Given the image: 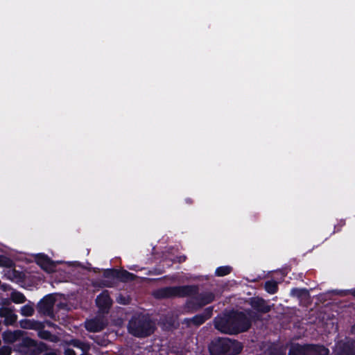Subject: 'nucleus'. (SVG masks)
Returning <instances> with one entry per match:
<instances>
[{
    "label": "nucleus",
    "mask_w": 355,
    "mask_h": 355,
    "mask_svg": "<svg viewBox=\"0 0 355 355\" xmlns=\"http://www.w3.org/2000/svg\"><path fill=\"white\" fill-rule=\"evenodd\" d=\"M199 302V306H205L211 303L215 300V295L211 291L202 292L199 293L198 285H183L166 286L158 289L155 297L159 299L186 297L195 296Z\"/></svg>",
    "instance_id": "f257e3e1"
},
{
    "label": "nucleus",
    "mask_w": 355,
    "mask_h": 355,
    "mask_svg": "<svg viewBox=\"0 0 355 355\" xmlns=\"http://www.w3.org/2000/svg\"><path fill=\"white\" fill-rule=\"evenodd\" d=\"M252 322L247 315L239 311H231L223 317L214 319L215 328L224 334H238L248 331Z\"/></svg>",
    "instance_id": "f03ea898"
},
{
    "label": "nucleus",
    "mask_w": 355,
    "mask_h": 355,
    "mask_svg": "<svg viewBox=\"0 0 355 355\" xmlns=\"http://www.w3.org/2000/svg\"><path fill=\"white\" fill-rule=\"evenodd\" d=\"M243 348V344L235 339L217 337L208 346L210 355H238Z\"/></svg>",
    "instance_id": "7ed1b4c3"
},
{
    "label": "nucleus",
    "mask_w": 355,
    "mask_h": 355,
    "mask_svg": "<svg viewBox=\"0 0 355 355\" xmlns=\"http://www.w3.org/2000/svg\"><path fill=\"white\" fill-rule=\"evenodd\" d=\"M129 334L137 338H146L152 335L155 330L154 322L148 315H134L128 324Z\"/></svg>",
    "instance_id": "20e7f679"
},
{
    "label": "nucleus",
    "mask_w": 355,
    "mask_h": 355,
    "mask_svg": "<svg viewBox=\"0 0 355 355\" xmlns=\"http://www.w3.org/2000/svg\"><path fill=\"white\" fill-rule=\"evenodd\" d=\"M18 347L23 349V352L28 355H40L49 349L47 344L42 341H37L30 337L22 338Z\"/></svg>",
    "instance_id": "39448f33"
},
{
    "label": "nucleus",
    "mask_w": 355,
    "mask_h": 355,
    "mask_svg": "<svg viewBox=\"0 0 355 355\" xmlns=\"http://www.w3.org/2000/svg\"><path fill=\"white\" fill-rule=\"evenodd\" d=\"M55 300L51 295H46L42 298L37 304V309L40 314L52 317L53 315V306Z\"/></svg>",
    "instance_id": "423d86ee"
},
{
    "label": "nucleus",
    "mask_w": 355,
    "mask_h": 355,
    "mask_svg": "<svg viewBox=\"0 0 355 355\" xmlns=\"http://www.w3.org/2000/svg\"><path fill=\"white\" fill-rule=\"evenodd\" d=\"M112 300L110 297L107 290H103L96 299V304L99 311L103 313H107L112 305Z\"/></svg>",
    "instance_id": "0eeeda50"
},
{
    "label": "nucleus",
    "mask_w": 355,
    "mask_h": 355,
    "mask_svg": "<svg viewBox=\"0 0 355 355\" xmlns=\"http://www.w3.org/2000/svg\"><path fill=\"white\" fill-rule=\"evenodd\" d=\"M35 262L42 269L47 272H51L56 268V263L44 254H37L35 256Z\"/></svg>",
    "instance_id": "6e6552de"
},
{
    "label": "nucleus",
    "mask_w": 355,
    "mask_h": 355,
    "mask_svg": "<svg viewBox=\"0 0 355 355\" xmlns=\"http://www.w3.org/2000/svg\"><path fill=\"white\" fill-rule=\"evenodd\" d=\"M250 304L253 309L261 313H267L271 310L270 306L261 297L251 298Z\"/></svg>",
    "instance_id": "1a4fd4ad"
},
{
    "label": "nucleus",
    "mask_w": 355,
    "mask_h": 355,
    "mask_svg": "<svg viewBox=\"0 0 355 355\" xmlns=\"http://www.w3.org/2000/svg\"><path fill=\"white\" fill-rule=\"evenodd\" d=\"M85 327L89 332L96 333L103 331L105 328V324L102 319L94 318L87 320Z\"/></svg>",
    "instance_id": "9d476101"
},
{
    "label": "nucleus",
    "mask_w": 355,
    "mask_h": 355,
    "mask_svg": "<svg viewBox=\"0 0 355 355\" xmlns=\"http://www.w3.org/2000/svg\"><path fill=\"white\" fill-rule=\"evenodd\" d=\"M26 333L21 330H16L14 331H6L2 334V338L6 343H14L16 341L21 342L22 338H24Z\"/></svg>",
    "instance_id": "9b49d317"
},
{
    "label": "nucleus",
    "mask_w": 355,
    "mask_h": 355,
    "mask_svg": "<svg viewBox=\"0 0 355 355\" xmlns=\"http://www.w3.org/2000/svg\"><path fill=\"white\" fill-rule=\"evenodd\" d=\"M336 355H355V343L354 341L342 342L339 344Z\"/></svg>",
    "instance_id": "f8f14e48"
},
{
    "label": "nucleus",
    "mask_w": 355,
    "mask_h": 355,
    "mask_svg": "<svg viewBox=\"0 0 355 355\" xmlns=\"http://www.w3.org/2000/svg\"><path fill=\"white\" fill-rule=\"evenodd\" d=\"M329 350L324 345L308 344V355H329Z\"/></svg>",
    "instance_id": "ddd939ff"
},
{
    "label": "nucleus",
    "mask_w": 355,
    "mask_h": 355,
    "mask_svg": "<svg viewBox=\"0 0 355 355\" xmlns=\"http://www.w3.org/2000/svg\"><path fill=\"white\" fill-rule=\"evenodd\" d=\"M288 355H308V344L304 345L299 343L292 345Z\"/></svg>",
    "instance_id": "4468645a"
},
{
    "label": "nucleus",
    "mask_w": 355,
    "mask_h": 355,
    "mask_svg": "<svg viewBox=\"0 0 355 355\" xmlns=\"http://www.w3.org/2000/svg\"><path fill=\"white\" fill-rule=\"evenodd\" d=\"M136 275L124 269H118L116 279L121 282H128L134 281Z\"/></svg>",
    "instance_id": "2eb2a0df"
},
{
    "label": "nucleus",
    "mask_w": 355,
    "mask_h": 355,
    "mask_svg": "<svg viewBox=\"0 0 355 355\" xmlns=\"http://www.w3.org/2000/svg\"><path fill=\"white\" fill-rule=\"evenodd\" d=\"M21 327L25 329L37 331L40 330V329L44 328V325L42 322L34 320H25L23 324H21Z\"/></svg>",
    "instance_id": "dca6fc26"
},
{
    "label": "nucleus",
    "mask_w": 355,
    "mask_h": 355,
    "mask_svg": "<svg viewBox=\"0 0 355 355\" xmlns=\"http://www.w3.org/2000/svg\"><path fill=\"white\" fill-rule=\"evenodd\" d=\"M68 345H71L74 347L80 349L83 352H87L89 349V345L87 343H84L78 339H71L67 342Z\"/></svg>",
    "instance_id": "f3484780"
},
{
    "label": "nucleus",
    "mask_w": 355,
    "mask_h": 355,
    "mask_svg": "<svg viewBox=\"0 0 355 355\" xmlns=\"http://www.w3.org/2000/svg\"><path fill=\"white\" fill-rule=\"evenodd\" d=\"M192 298L187 301L185 308L188 309L189 312L193 313L202 308L199 306V302L197 300V297L191 296Z\"/></svg>",
    "instance_id": "a211bd4d"
},
{
    "label": "nucleus",
    "mask_w": 355,
    "mask_h": 355,
    "mask_svg": "<svg viewBox=\"0 0 355 355\" xmlns=\"http://www.w3.org/2000/svg\"><path fill=\"white\" fill-rule=\"evenodd\" d=\"M0 315L5 318L4 323L6 325H12L17 320V315L8 309L5 311V313L1 312Z\"/></svg>",
    "instance_id": "6ab92c4d"
},
{
    "label": "nucleus",
    "mask_w": 355,
    "mask_h": 355,
    "mask_svg": "<svg viewBox=\"0 0 355 355\" xmlns=\"http://www.w3.org/2000/svg\"><path fill=\"white\" fill-rule=\"evenodd\" d=\"M264 289L269 294H275L278 291V284L275 280H268L265 282Z\"/></svg>",
    "instance_id": "aec40b11"
},
{
    "label": "nucleus",
    "mask_w": 355,
    "mask_h": 355,
    "mask_svg": "<svg viewBox=\"0 0 355 355\" xmlns=\"http://www.w3.org/2000/svg\"><path fill=\"white\" fill-rule=\"evenodd\" d=\"M291 295L297 298H303L309 295V291L306 288H293L291 290Z\"/></svg>",
    "instance_id": "412c9836"
},
{
    "label": "nucleus",
    "mask_w": 355,
    "mask_h": 355,
    "mask_svg": "<svg viewBox=\"0 0 355 355\" xmlns=\"http://www.w3.org/2000/svg\"><path fill=\"white\" fill-rule=\"evenodd\" d=\"M232 270L230 266H223L218 267L215 270V275L217 277H224L229 275Z\"/></svg>",
    "instance_id": "4be33fe9"
},
{
    "label": "nucleus",
    "mask_w": 355,
    "mask_h": 355,
    "mask_svg": "<svg viewBox=\"0 0 355 355\" xmlns=\"http://www.w3.org/2000/svg\"><path fill=\"white\" fill-rule=\"evenodd\" d=\"M11 300L16 304H21L26 302L25 295L19 291H14L11 293Z\"/></svg>",
    "instance_id": "5701e85b"
},
{
    "label": "nucleus",
    "mask_w": 355,
    "mask_h": 355,
    "mask_svg": "<svg viewBox=\"0 0 355 355\" xmlns=\"http://www.w3.org/2000/svg\"><path fill=\"white\" fill-rule=\"evenodd\" d=\"M118 269L116 268H107L103 270V277L107 279H116Z\"/></svg>",
    "instance_id": "b1692460"
},
{
    "label": "nucleus",
    "mask_w": 355,
    "mask_h": 355,
    "mask_svg": "<svg viewBox=\"0 0 355 355\" xmlns=\"http://www.w3.org/2000/svg\"><path fill=\"white\" fill-rule=\"evenodd\" d=\"M14 266L13 261L5 256V255H0V266L1 267H6V268H11Z\"/></svg>",
    "instance_id": "393cba45"
},
{
    "label": "nucleus",
    "mask_w": 355,
    "mask_h": 355,
    "mask_svg": "<svg viewBox=\"0 0 355 355\" xmlns=\"http://www.w3.org/2000/svg\"><path fill=\"white\" fill-rule=\"evenodd\" d=\"M189 321L195 326H200L206 322V318L202 315L197 314L189 319Z\"/></svg>",
    "instance_id": "a878e982"
},
{
    "label": "nucleus",
    "mask_w": 355,
    "mask_h": 355,
    "mask_svg": "<svg viewBox=\"0 0 355 355\" xmlns=\"http://www.w3.org/2000/svg\"><path fill=\"white\" fill-rule=\"evenodd\" d=\"M34 313V309L31 305L26 304L21 309V314L23 316L29 317L32 316Z\"/></svg>",
    "instance_id": "bb28decb"
},
{
    "label": "nucleus",
    "mask_w": 355,
    "mask_h": 355,
    "mask_svg": "<svg viewBox=\"0 0 355 355\" xmlns=\"http://www.w3.org/2000/svg\"><path fill=\"white\" fill-rule=\"evenodd\" d=\"M37 335L40 338L46 340H51L52 336L51 331H49V330H45L44 329H40V330L38 331Z\"/></svg>",
    "instance_id": "cd10ccee"
},
{
    "label": "nucleus",
    "mask_w": 355,
    "mask_h": 355,
    "mask_svg": "<svg viewBox=\"0 0 355 355\" xmlns=\"http://www.w3.org/2000/svg\"><path fill=\"white\" fill-rule=\"evenodd\" d=\"M213 306H209L204 309L203 312L200 313L204 316L205 318H206V321L211 318L213 314Z\"/></svg>",
    "instance_id": "c85d7f7f"
},
{
    "label": "nucleus",
    "mask_w": 355,
    "mask_h": 355,
    "mask_svg": "<svg viewBox=\"0 0 355 355\" xmlns=\"http://www.w3.org/2000/svg\"><path fill=\"white\" fill-rule=\"evenodd\" d=\"M345 225V220L341 219L338 221V223L334 225V229L333 234L339 232L341 231L343 227Z\"/></svg>",
    "instance_id": "c756f323"
},
{
    "label": "nucleus",
    "mask_w": 355,
    "mask_h": 355,
    "mask_svg": "<svg viewBox=\"0 0 355 355\" xmlns=\"http://www.w3.org/2000/svg\"><path fill=\"white\" fill-rule=\"evenodd\" d=\"M11 348L9 346H2L0 347V355H10Z\"/></svg>",
    "instance_id": "7c9ffc66"
},
{
    "label": "nucleus",
    "mask_w": 355,
    "mask_h": 355,
    "mask_svg": "<svg viewBox=\"0 0 355 355\" xmlns=\"http://www.w3.org/2000/svg\"><path fill=\"white\" fill-rule=\"evenodd\" d=\"M65 355H76V352L71 348H67L64 349Z\"/></svg>",
    "instance_id": "2f4dec72"
},
{
    "label": "nucleus",
    "mask_w": 355,
    "mask_h": 355,
    "mask_svg": "<svg viewBox=\"0 0 355 355\" xmlns=\"http://www.w3.org/2000/svg\"><path fill=\"white\" fill-rule=\"evenodd\" d=\"M344 293H345V295L347 294H349L355 297V288H352V289L344 291Z\"/></svg>",
    "instance_id": "473e14b6"
},
{
    "label": "nucleus",
    "mask_w": 355,
    "mask_h": 355,
    "mask_svg": "<svg viewBox=\"0 0 355 355\" xmlns=\"http://www.w3.org/2000/svg\"><path fill=\"white\" fill-rule=\"evenodd\" d=\"M177 259H178V260L177 261L178 262L182 263V262L185 261L186 257H184H184H177Z\"/></svg>",
    "instance_id": "72a5a7b5"
},
{
    "label": "nucleus",
    "mask_w": 355,
    "mask_h": 355,
    "mask_svg": "<svg viewBox=\"0 0 355 355\" xmlns=\"http://www.w3.org/2000/svg\"><path fill=\"white\" fill-rule=\"evenodd\" d=\"M185 202L189 205H191L193 203V200L190 198H187L185 199Z\"/></svg>",
    "instance_id": "f704fd0d"
},
{
    "label": "nucleus",
    "mask_w": 355,
    "mask_h": 355,
    "mask_svg": "<svg viewBox=\"0 0 355 355\" xmlns=\"http://www.w3.org/2000/svg\"><path fill=\"white\" fill-rule=\"evenodd\" d=\"M43 355H57L55 352H46Z\"/></svg>",
    "instance_id": "c9c22d12"
},
{
    "label": "nucleus",
    "mask_w": 355,
    "mask_h": 355,
    "mask_svg": "<svg viewBox=\"0 0 355 355\" xmlns=\"http://www.w3.org/2000/svg\"><path fill=\"white\" fill-rule=\"evenodd\" d=\"M351 332L352 334L355 335V324L352 326Z\"/></svg>",
    "instance_id": "e433bc0d"
},
{
    "label": "nucleus",
    "mask_w": 355,
    "mask_h": 355,
    "mask_svg": "<svg viewBox=\"0 0 355 355\" xmlns=\"http://www.w3.org/2000/svg\"><path fill=\"white\" fill-rule=\"evenodd\" d=\"M93 271L96 273V272H98L100 271V269L98 268H94L93 269Z\"/></svg>",
    "instance_id": "4c0bfd02"
},
{
    "label": "nucleus",
    "mask_w": 355,
    "mask_h": 355,
    "mask_svg": "<svg viewBox=\"0 0 355 355\" xmlns=\"http://www.w3.org/2000/svg\"><path fill=\"white\" fill-rule=\"evenodd\" d=\"M81 355H92V354H89V353H87V352H84V354H81Z\"/></svg>",
    "instance_id": "58836bf2"
},
{
    "label": "nucleus",
    "mask_w": 355,
    "mask_h": 355,
    "mask_svg": "<svg viewBox=\"0 0 355 355\" xmlns=\"http://www.w3.org/2000/svg\"><path fill=\"white\" fill-rule=\"evenodd\" d=\"M279 355H285V353H280Z\"/></svg>",
    "instance_id": "ea45409f"
}]
</instances>
